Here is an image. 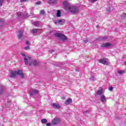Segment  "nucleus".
<instances>
[{"label":"nucleus","instance_id":"f257e3e1","mask_svg":"<svg viewBox=\"0 0 126 126\" xmlns=\"http://www.w3.org/2000/svg\"><path fill=\"white\" fill-rule=\"evenodd\" d=\"M63 5L65 7L66 10H69L72 14H76V13H78L79 12V9L77 6L73 5L68 6V3L67 1H64L63 2Z\"/></svg>","mask_w":126,"mask_h":126},{"label":"nucleus","instance_id":"f03ea898","mask_svg":"<svg viewBox=\"0 0 126 126\" xmlns=\"http://www.w3.org/2000/svg\"><path fill=\"white\" fill-rule=\"evenodd\" d=\"M18 74L21 77V78H23L24 77V74L22 73V71L21 70H19L17 71H11L10 72V77L14 78L16 75Z\"/></svg>","mask_w":126,"mask_h":126},{"label":"nucleus","instance_id":"7ed1b4c3","mask_svg":"<svg viewBox=\"0 0 126 126\" xmlns=\"http://www.w3.org/2000/svg\"><path fill=\"white\" fill-rule=\"evenodd\" d=\"M21 56L24 57V60L25 61V64H31V57L29 56H26L25 54L21 53Z\"/></svg>","mask_w":126,"mask_h":126},{"label":"nucleus","instance_id":"20e7f679","mask_svg":"<svg viewBox=\"0 0 126 126\" xmlns=\"http://www.w3.org/2000/svg\"><path fill=\"white\" fill-rule=\"evenodd\" d=\"M99 63H102V64H105L106 65H109L110 64V61L107 58H104L99 59L98 60Z\"/></svg>","mask_w":126,"mask_h":126},{"label":"nucleus","instance_id":"39448f33","mask_svg":"<svg viewBox=\"0 0 126 126\" xmlns=\"http://www.w3.org/2000/svg\"><path fill=\"white\" fill-rule=\"evenodd\" d=\"M55 36H56V37H59V38H60V39H61V40L63 41L66 40V36H65V35L63 33H55Z\"/></svg>","mask_w":126,"mask_h":126},{"label":"nucleus","instance_id":"423d86ee","mask_svg":"<svg viewBox=\"0 0 126 126\" xmlns=\"http://www.w3.org/2000/svg\"><path fill=\"white\" fill-rule=\"evenodd\" d=\"M61 122V119L58 118H55L52 121V123L53 125H58Z\"/></svg>","mask_w":126,"mask_h":126},{"label":"nucleus","instance_id":"0eeeda50","mask_svg":"<svg viewBox=\"0 0 126 126\" xmlns=\"http://www.w3.org/2000/svg\"><path fill=\"white\" fill-rule=\"evenodd\" d=\"M30 63H32L31 64H27V65H32V64H33V65L36 66L39 64V61L36 60H32V58H31V61Z\"/></svg>","mask_w":126,"mask_h":126},{"label":"nucleus","instance_id":"6e6552de","mask_svg":"<svg viewBox=\"0 0 126 126\" xmlns=\"http://www.w3.org/2000/svg\"><path fill=\"white\" fill-rule=\"evenodd\" d=\"M17 37L18 39H20L22 40V39H23V31L20 30L18 32Z\"/></svg>","mask_w":126,"mask_h":126},{"label":"nucleus","instance_id":"1a4fd4ad","mask_svg":"<svg viewBox=\"0 0 126 126\" xmlns=\"http://www.w3.org/2000/svg\"><path fill=\"white\" fill-rule=\"evenodd\" d=\"M65 22V21L64 20V19H62L55 21L54 22V23H55V24H59L60 25H63V24H64Z\"/></svg>","mask_w":126,"mask_h":126},{"label":"nucleus","instance_id":"9d476101","mask_svg":"<svg viewBox=\"0 0 126 126\" xmlns=\"http://www.w3.org/2000/svg\"><path fill=\"white\" fill-rule=\"evenodd\" d=\"M111 46L112 43H103L101 44V48H108V47H111Z\"/></svg>","mask_w":126,"mask_h":126},{"label":"nucleus","instance_id":"9b49d317","mask_svg":"<svg viewBox=\"0 0 126 126\" xmlns=\"http://www.w3.org/2000/svg\"><path fill=\"white\" fill-rule=\"evenodd\" d=\"M52 107L53 108H56V109H57V110L61 109V105H60V104L57 103H53Z\"/></svg>","mask_w":126,"mask_h":126},{"label":"nucleus","instance_id":"f8f14e48","mask_svg":"<svg viewBox=\"0 0 126 126\" xmlns=\"http://www.w3.org/2000/svg\"><path fill=\"white\" fill-rule=\"evenodd\" d=\"M39 93V91L38 90H32L30 93L31 96H33L34 94H38Z\"/></svg>","mask_w":126,"mask_h":126},{"label":"nucleus","instance_id":"ddd939ff","mask_svg":"<svg viewBox=\"0 0 126 126\" xmlns=\"http://www.w3.org/2000/svg\"><path fill=\"white\" fill-rule=\"evenodd\" d=\"M70 103H72V99L71 98H68L67 100H66L64 104L65 105H69Z\"/></svg>","mask_w":126,"mask_h":126},{"label":"nucleus","instance_id":"4468645a","mask_svg":"<svg viewBox=\"0 0 126 126\" xmlns=\"http://www.w3.org/2000/svg\"><path fill=\"white\" fill-rule=\"evenodd\" d=\"M100 101L102 102V103H105V102H107V99L106 98V97H105V96H104L103 95H101V97H100Z\"/></svg>","mask_w":126,"mask_h":126},{"label":"nucleus","instance_id":"2eb2a0df","mask_svg":"<svg viewBox=\"0 0 126 126\" xmlns=\"http://www.w3.org/2000/svg\"><path fill=\"white\" fill-rule=\"evenodd\" d=\"M3 90H4V86L2 85L0 86V95L3 93Z\"/></svg>","mask_w":126,"mask_h":126},{"label":"nucleus","instance_id":"dca6fc26","mask_svg":"<svg viewBox=\"0 0 126 126\" xmlns=\"http://www.w3.org/2000/svg\"><path fill=\"white\" fill-rule=\"evenodd\" d=\"M48 3H50V4H52V3H57V0H49Z\"/></svg>","mask_w":126,"mask_h":126},{"label":"nucleus","instance_id":"f3484780","mask_svg":"<svg viewBox=\"0 0 126 126\" xmlns=\"http://www.w3.org/2000/svg\"><path fill=\"white\" fill-rule=\"evenodd\" d=\"M17 14L18 15V16L20 17H21V16H24L25 15L22 13L21 12H19L18 13H17Z\"/></svg>","mask_w":126,"mask_h":126},{"label":"nucleus","instance_id":"a211bd4d","mask_svg":"<svg viewBox=\"0 0 126 126\" xmlns=\"http://www.w3.org/2000/svg\"><path fill=\"white\" fill-rule=\"evenodd\" d=\"M32 24H33V25H34V26L38 27V26H39V22H38V21L33 22H32Z\"/></svg>","mask_w":126,"mask_h":126},{"label":"nucleus","instance_id":"6ab92c4d","mask_svg":"<svg viewBox=\"0 0 126 126\" xmlns=\"http://www.w3.org/2000/svg\"><path fill=\"white\" fill-rule=\"evenodd\" d=\"M56 16H57V17H61V10H59L57 11Z\"/></svg>","mask_w":126,"mask_h":126},{"label":"nucleus","instance_id":"aec40b11","mask_svg":"<svg viewBox=\"0 0 126 126\" xmlns=\"http://www.w3.org/2000/svg\"><path fill=\"white\" fill-rule=\"evenodd\" d=\"M125 72H126V71H124V70L118 71V73H119V74H124V73H125Z\"/></svg>","mask_w":126,"mask_h":126},{"label":"nucleus","instance_id":"412c9836","mask_svg":"<svg viewBox=\"0 0 126 126\" xmlns=\"http://www.w3.org/2000/svg\"><path fill=\"white\" fill-rule=\"evenodd\" d=\"M41 123L42 124H46V123H48V121L47 120V119H43L42 120H41Z\"/></svg>","mask_w":126,"mask_h":126},{"label":"nucleus","instance_id":"4be33fe9","mask_svg":"<svg viewBox=\"0 0 126 126\" xmlns=\"http://www.w3.org/2000/svg\"><path fill=\"white\" fill-rule=\"evenodd\" d=\"M97 93L98 95H101L102 94V93H103V91L102 90H99L97 92Z\"/></svg>","mask_w":126,"mask_h":126},{"label":"nucleus","instance_id":"5701e85b","mask_svg":"<svg viewBox=\"0 0 126 126\" xmlns=\"http://www.w3.org/2000/svg\"><path fill=\"white\" fill-rule=\"evenodd\" d=\"M90 79L91 81H95V78L93 76H92L90 77Z\"/></svg>","mask_w":126,"mask_h":126},{"label":"nucleus","instance_id":"b1692460","mask_svg":"<svg viewBox=\"0 0 126 126\" xmlns=\"http://www.w3.org/2000/svg\"><path fill=\"white\" fill-rule=\"evenodd\" d=\"M37 29H33L32 31V33H33V34H35V33H37Z\"/></svg>","mask_w":126,"mask_h":126},{"label":"nucleus","instance_id":"393cba45","mask_svg":"<svg viewBox=\"0 0 126 126\" xmlns=\"http://www.w3.org/2000/svg\"><path fill=\"white\" fill-rule=\"evenodd\" d=\"M4 1V0H0V6H1L2 5V2Z\"/></svg>","mask_w":126,"mask_h":126},{"label":"nucleus","instance_id":"a878e982","mask_svg":"<svg viewBox=\"0 0 126 126\" xmlns=\"http://www.w3.org/2000/svg\"><path fill=\"white\" fill-rule=\"evenodd\" d=\"M29 49H30V47L29 46H27L24 48V50H29Z\"/></svg>","mask_w":126,"mask_h":126},{"label":"nucleus","instance_id":"bb28decb","mask_svg":"<svg viewBox=\"0 0 126 126\" xmlns=\"http://www.w3.org/2000/svg\"><path fill=\"white\" fill-rule=\"evenodd\" d=\"M91 2H95V1H97V0H88Z\"/></svg>","mask_w":126,"mask_h":126},{"label":"nucleus","instance_id":"cd10ccee","mask_svg":"<svg viewBox=\"0 0 126 126\" xmlns=\"http://www.w3.org/2000/svg\"><path fill=\"white\" fill-rule=\"evenodd\" d=\"M40 14L43 15L44 13H45V11H44V10H42L40 12Z\"/></svg>","mask_w":126,"mask_h":126},{"label":"nucleus","instance_id":"c85d7f7f","mask_svg":"<svg viewBox=\"0 0 126 126\" xmlns=\"http://www.w3.org/2000/svg\"><path fill=\"white\" fill-rule=\"evenodd\" d=\"M113 87H110L109 88V90L110 91H113Z\"/></svg>","mask_w":126,"mask_h":126},{"label":"nucleus","instance_id":"c756f323","mask_svg":"<svg viewBox=\"0 0 126 126\" xmlns=\"http://www.w3.org/2000/svg\"><path fill=\"white\" fill-rule=\"evenodd\" d=\"M107 36H103V37H102V40H106V39H107Z\"/></svg>","mask_w":126,"mask_h":126},{"label":"nucleus","instance_id":"7c9ffc66","mask_svg":"<svg viewBox=\"0 0 126 126\" xmlns=\"http://www.w3.org/2000/svg\"><path fill=\"white\" fill-rule=\"evenodd\" d=\"M26 45H30L31 43L29 41H27L26 43Z\"/></svg>","mask_w":126,"mask_h":126},{"label":"nucleus","instance_id":"2f4dec72","mask_svg":"<svg viewBox=\"0 0 126 126\" xmlns=\"http://www.w3.org/2000/svg\"><path fill=\"white\" fill-rule=\"evenodd\" d=\"M36 4H41V1H39L36 2Z\"/></svg>","mask_w":126,"mask_h":126},{"label":"nucleus","instance_id":"473e14b6","mask_svg":"<svg viewBox=\"0 0 126 126\" xmlns=\"http://www.w3.org/2000/svg\"><path fill=\"white\" fill-rule=\"evenodd\" d=\"M0 22H4V20L2 19H0Z\"/></svg>","mask_w":126,"mask_h":126},{"label":"nucleus","instance_id":"72a5a7b5","mask_svg":"<svg viewBox=\"0 0 126 126\" xmlns=\"http://www.w3.org/2000/svg\"><path fill=\"white\" fill-rule=\"evenodd\" d=\"M87 42H88V39H87L86 40H84V43H85V44H86V43H87Z\"/></svg>","mask_w":126,"mask_h":126},{"label":"nucleus","instance_id":"f704fd0d","mask_svg":"<svg viewBox=\"0 0 126 126\" xmlns=\"http://www.w3.org/2000/svg\"><path fill=\"white\" fill-rule=\"evenodd\" d=\"M28 0H20V1L22 2V1H28Z\"/></svg>","mask_w":126,"mask_h":126},{"label":"nucleus","instance_id":"c9c22d12","mask_svg":"<svg viewBox=\"0 0 126 126\" xmlns=\"http://www.w3.org/2000/svg\"><path fill=\"white\" fill-rule=\"evenodd\" d=\"M46 126H51V124L50 123H47L46 124Z\"/></svg>","mask_w":126,"mask_h":126},{"label":"nucleus","instance_id":"e433bc0d","mask_svg":"<svg viewBox=\"0 0 126 126\" xmlns=\"http://www.w3.org/2000/svg\"><path fill=\"white\" fill-rule=\"evenodd\" d=\"M123 16H125V17H126V14H124Z\"/></svg>","mask_w":126,"mask_h":126},{"label":"nucleus","instance_id":"4c0bfd02","mask_svg":"<svg viewBox=\"0 0 126 126\" xmlns=\"http://www.w3.org/2000/svg\"><path fill=\"white\" fill-rule=\"evenodd\" d=\"M107 10V11L110 12V11H111V9H109V10Z\"/></svg>","mask_w":126,"mask_h":126},{"label":"nucleus","instance_id":"58836bf2","mask_svg":"<svg viewBox=\"0 0 126 126\" xmlns=\"http://www.w3.org/2000/svg\"><path fill=\"white\" fill-rule=\"evenodd\" d=\"M87 112H88L87 111H84V114H86V113H87Z\"/></svg>","mask_w":126,"mask_h":126},{"label":"nucleus","instance_id":"ea45409f","mask_svg":"<svg viewBox=\"0 0 126 126\" xmlns=\"http://www.w3.org/2000/svg\"><path fill=\"white\" fill-rule=\"evenodd\" d=\"M62 98L63 100H64V99H65V98H64V97H62Z\"/></svg>","mask_w":126,"mask_h":126},{"label":"nucleus","instance_id":"a19ab883","mask_svg":"<svg viewBox=\"0 0 126 126\" xmlns=\"http://www.w3.org/2000/svg\"><path fill=\"white\" fill-rule=\"evenodd\" d=\"M124 64H125L126 65V62H124Z\"/></svg>","mask_w":126,"mask_h":126},{"label":"nucleus","instance_id":"79ce46f5","mask_svg":"<svg viewBox=\"0 0 126 126\" xmlns=\"http://www.w3.org/2000/svg\"><path fill=\"white\" fill-rule=\"evenodd\" d=\"M26 16L27 17H28L27 15H26Z\"/></svg>","mask_w":126,"mask_h":126},{"label":"nucleus","instance_id":"37998d69","mask_svg":"<svg viewBox=\"0 0 126 126\" xmlns=\"http://www.w3.org/2000/svg\"><path fill=\"white\" fill-rule=\"evenodd\" d=\"M52 52H54V50H52Z\"/></svg>","mask_w":126,"mask_h":126}]
</instances>
